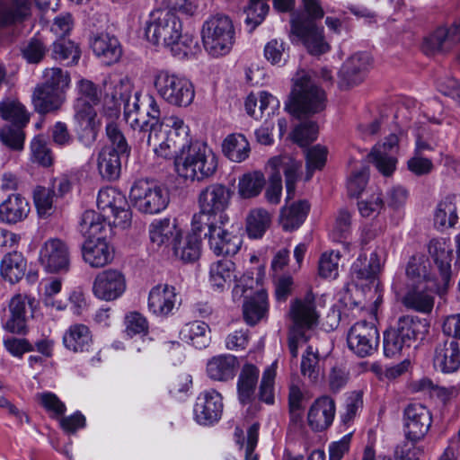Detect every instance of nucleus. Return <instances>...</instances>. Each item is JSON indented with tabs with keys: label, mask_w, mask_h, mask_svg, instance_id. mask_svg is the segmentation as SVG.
Instances as JSON below:
<instances>
[{
	"label": "nucleus",
	"mask_w": 460,
	"mask_h": 460,
	"mask_svg": "<svg viewBox=\"0 0 460 460\" xmlns=\"http://www.w3.org/2000/svg\"><path fill=\"white\" fill-rule=\"evenodd\" d=\"M385 261V252L381 248H376L370 253L369 260L367 258H358L352 264L351 273L355 279L358 281H366L374 288L376 299L370 308L373 317L376 316L377 306L382 303V294L379 290L378 275L382 270V267Z\"/></svg>",
	"instance_id": "9d476101"
},
{
	"label": "nucleus",
	"mask_w": 460,
	"mask_h": 460,
	"mask_svg": "<svg viewBox=\"0 0 460 460\" xmlns=\"http://www.w3.org/2000/svg\"><path fill=\"white\" fill-rule=\"evenodd\" d=\"M26 269V259L18 252L5 254L0 263L2 277L12 284L19 282L23 278Z\"/></svg>",
	"instance_id": "79ce46f5"
},
{
	"label": "nucleus",
	"mask_w": 460,
	"mask_h": 460,
	"mask_svg": "<svg viewBox=\"0 0 460 460\" xmlns=\"http://www.w3.org/2000/svg\"><path fill=\"white\" fill-rule=\"evenodd\" d=\"M173 254L179 260L184 262H191L199 259L200 254V239L198 234H187L184 238L181 236L172 246Z\"/></svg>",
	"instance_id": "de8ad7c7"
},
{
	"label": "nucleus",
	"mask_w": 460,
	"mask_h": 460,
	"mask_svg": "<svg viewBox=\"0 0 460 460\" xmlns=\"http://www.w3.org/2000/svg\"><path fill=\"white\" fill-rule=\"evenodd\" d=\"M406 292L402 296V304L405 307L420 313H430L434 306V296L448 287V285H437L429 288L428 285H405Z\"/></svg>",
	"instance_id": "412c9836"
},
{
	"label": "nucleus",
	"mask_w": 460,
	"mask_h": 460,
	"mask_svg": "<svg viewBox=\"0 0 460 460\" xmlns=\"http://www.w3.org/2000/svg\"><path fill=\"white\" fill-rule=\"evenodd\" d=\"M201 38L204 49L212 57L226 56L235 42V29L231 18L217 13L210 16L202 26Z\"/></svg>",
	"instance_id": "39448f33"
},
{
	"label": "nucleus",
	"mask_w": 460,
	"mask_h": 460,
	"mask_svg": "<svg viewBox=\"0 0 460 460\" xmlns=\"http://www.w3.org/2000/svg\"><path fill=\"white\" fill-rule=\"evenodd\" d=\"M177 303L178 294L173 286L158 284L149 291L147 307L156 316L166 317L172 314Z\"/></svg>",
	"instance_id": "5701e85b"
},
{
	"label": "nucleus",
	"mask_w": 460,
	"mask_h": 460,
	"mask_svg": "<svg viewBox=\"0 0 460 460\" xmlns=\"http://www.w3.org/2000/svg\"><path fill=\"white\" fill-rule=\"evenodd\" d=\"M274 172L270 177V184L266 189L265 197L268 202L277 205L280 201L282 192L281 172L286 178L287 199L293 197L297 172L301 164L290 156L271 158L269 162Z\"/></svg>",
	"instance_id": "1a4fd4ad"
},
{
	"label": "nucleus",
	"mask_w": 460,
	"mask_h": 460,
	"mask_svg": "<svg viewBox=\"0 0 460 460\" xmlns=\"http://www.w3.org/2000/svg\"><path fill=\"white\" fill-rule=\"evenodd\" d=\"M428 252L436 264L442 285H449L452 270L451 261L453 250L449 240L445 238H434L428 244Z\"/></svg>",
	"instance_id": "a878e982"
},
{
	"label": "nucleus",
	"mask_w": 460,
	"mask_h": 460,
	"mask_svg": "<svg viewBox=\"0 0 460 460\" xmlns=\"http://www.w3.org/2000/svg\"><path fill=\"white\" fill-rule=\"evenodd\" d=\"M97 167L102 179L113 181L119 179L121 171L119 154L111 146H105L98 154Z\"/></svg>",
	"instance_id": "a19ab883"
},
{
	"label": "nucleus",
	"mask_w": 460,
	"mask_h": 460,
	"mask_svg": "<svg viewBox=\"0 0 460 460\" xmlns=\"http://www.w3.org/2000/svg\"><path fill=\"white\" fill-rule=\"evenodd\" d=\"M269 311L267 292L263 288L247 297L243 305V317L250 325H255L266 318Z\"/></svg>",
	"instance_id": "4c0bfd02"
},
{
	"label": "nucleus",
	"mask_w": 460,
	"mask_h": 460,
	"mask_svg": "<svg viewBox=\"0 0 460 460\" xmlns=\"http://www.w3.org/2000/svg\"><path fill=\"white\" fill-rule=\"evenodd\" d=\"M339 252L330 251L323 252L318 262V273L323 279H336L339 275Z\"/></svg>",
	"instance_id": "680f3d73"
},
{
	"label": "nucleus",
	"mask_w": 460,
	"mask_h": 460,
	"mask_svg": "<svg viewBox=\"0 0 460 460\" xmlns=\"http://www.w3.org/2000/svg\"><path fill=\"white\" fill-rule=\"evenodd\" d=\"M238 365L237 358L234 355H217L208 359L207 374L215 381L226 382L234 377Z\"/></svg>",
	"instance_id": "e433bc0d"
},
{
	"label": "nucleus",
	"mask_w": 460,
	"mask_h": 460,
	"mask_svg": "<svg viewBox=\"0 0 460 460\" xmlns=\"http://www.w3.org/2000/svg\"><path fill=\"white\" fill-rule=\"evenodd\" d=\"M290 31L312 55H322L330 49L324 37L323 27L318 26L312 19L293 18Z\"/></svg>",
	"instance_id": "ddd939ff"
},
{
	"label": "nucleus",
	"mask_w": 460,
	"mask_h": 460,
	"mask_svg": "<svg viewBox=\"0 0 460 460\" xmlns=\"http://www.w3.org/2000/svg\"><path fill=\"white\" fill-rule=\"evenodd\" d=\"M31 160L44 167L53 164V155L48 143L41 136L35 137L31 142Z\"/></svg>",
	"instance_id": "0e129e2a"
},
{
	"label": "nucleus",
	"mask_w": 460,
	"mask_h": 460,
	"mask_svg": "<svg viewBox=\"0 0 460 460\" xmlns=\"http://www.w3.org/2000/svg\"><path fill=\"white\" fill-rule=\"evenodd\" d=\"M140 93L128 97L124 105V119L134 130L140 143L146 142L155 155L163 159L183 155L189 144V127L176 115L160 119V110L153 96L147 95L148 110L146 116L140 111Z\"/></svg>",
	"instance_id": "f257e3e1"
},
{
	"label": "nucleus",
	"mask_w": 460,
	"mask_h": 460,
	"mask_svg": "<svg viewBox=\"0 0 460 460\" xmlns=\"http://www.w3.org/2000/svg\"><path fill=\"white\" fill-rule=\"evenodd\" d=\"M187 151L174 160L175 170L179 177L184 180L204 181L216 172L218 165L217 156L205 143L195 142L186 146Z\"/></svg>",
	"instance_id": "f03ea898"
},
{
	"label": "nucleus",
	"mask_w": 460,
	"mask_h": 460,
	"mask_svg": "<svg viewBox=\"0 0 460 460\" xmlns=\"http://www.w3.org/2000/svg\"><path fill=\"white\" fill-rule=\"evenodd\" d=\"M460 40V22L450 28L439 27L424 40L422 49L427 55L450 48Z\"/></svg>",
	"instance_id": "473e14b6"
},
{
	"label": "nucleus",
	"mask_w": 460,
	"mask_h": 460,
	"mask_svg": "<svg viewBox=\"0 0 460 460\" xmlns=\"http://www.w3.org/2000/svg\"><path fill=\"white\" fill-rule=\"evenodd\" d=\"M168 48L172 55L179 58L193 56L199 50L197 40L192 35L182 34V32H181L179 39L174 43L170 44Z\"/></svg>",
	"instance_id": "e2e57ef3"
},
{
	"label": "nucleus",
	"mask_w": 460,
	"mask_h": 460,
	"mask_svg": "<svg viewBox=\"0 0 460 460\" xmlns=\"http://www.w3.org/2000/svg\"><path fill=\"white\" fill-rule=\"evenodd\" d=\"M277 361L273 362L268 367L261 377L259 396L260 400L266 402L267 404L274 403V382L277 371Z\"/></svg>",
	"instance_id": "69168bd1"
},
{
	"label": "nucleus",
	"mask_w": 460,
	"mask_h": 460,
	"mask_svg": "<svg viewBox=\"0 0 460 460\" xmlns=\"http://www.w3.org/2000/svg\"><path fill=\"white\" fill-rule=\"evenodd\" d=\"M154 84L159 96L171 105L188 107L194 100V86L185 76L161 70L155 75Z\"/></svg>",
	"instance_id": "0eeeda50"
},
{
	"label": "nucleus",
	"mask_w": 460,
	"mask_h": 460,
	"mask_svg": "<svg viewBox=\"0 0 460 460\" xmlns=\"http://www.w3.org/2000/svg\"><path fill=\"white\" fill-rule=\"evenodd\" d=\"M269 9V4L265 0H250L245 10L246 18L244 20L245 24L250 26V31H252L263 22Z\"/></svg>",
	"instance_id": "338daca9"
},
{
	"label": "nucleus",
	"mask_w": 460,
	"mask_h": 460,
	"mask_svg": "<svg viewBox=\"0 0 460 460\" xmlns=\"http://www.w3.org/2000/svg\"><path fill=\"white\" fill-rule=\"evenodd\" d=\"M91 48L99 61L106 66L118 62L122 55L119 40L109 34L102 33L93 37Z\"/></svg>",
	"instance_id": "7c9ffc66"
},
{
	"label": "nucleus",
	"mask_w": 460,
	"mask_h": 460,
	"mask_svg": "<svg viewBox=\"0 0 460 460\" xmlns=\"http://www.w3.org/2000/svg\"><path fill=\"white\" fill-rule=\"evenodd\" d=\"M432 423L431 413L420 403L409 404L403 411V430L407 440L418 442L421 440Z\"/></svg>",
	"instance_id": "f3484780"
},
{
	"label": "nucleus",
	"mask_w": 460,
	"mask_h": 460,
	"mask_svg": "<svg viewBox=\"0 0 460 460\" xmlns=\"http://www.w3.org/2000/svg\"><path fill=\"white\" fill-rule=\"evenodd\" d=\"M208 325L204 322L193 321L186 323L181 330L180 335L182 341L201 349L208 346L210 337Z\"/></svg>",
	"instance_id": "a18cd8bd"
},
{
	"label": "nucleus",
	"mask_w": 460,
	"mask_h": 460,
	"mask_svg": "<svg viewBox=\"0 0 460 460\" xmlns=\"http://www.w3.org/2000/svg\"><path fill=\"white\" fill-rule=\"evenodd\" d=\"M289 315L293 325L290 329L306 332L318 323L320 314L317 310L315 296L308 292L303 298L290 304Z\"/></svg>",
	"instance_id": "6ab92c4d"
},
{
	"label": "nucleus",
	"mask_w": 460,
	"mask_h": 460,
	"mask_svg": "<svg viewBox=\"0 0 460 460\" xmlns=\"http://www.w3.org/2000/svg\"><path fill=\"white\" fill-rule=\"evenodd\" d=\"M108 84H114V91L109 94L103 93L102 90L93 82L88 81V106L98 105L103 100L105 104L112 103L117 106L120 101L125 105V100L128 97H134L130 93V84L127 79L119 78L118 81L112 80L107 76L102 81V85L106 89Z\"/></svg>",
	"instance_id": "aec40b11"
},
{
	"label": "nucleus",
	"mask_w": 460,
	"mask_h": 460,
	"mask_svg": "<svg viewBox=\"0 0 460 460\" xmlns=\"http://www.w3.org/2000/svg\"><path fill=\"white\" fill-rule=\"evenodd\" d=\"M429 322L416 315L401 316L394 326L384 333V352L394 357L418 340H423L429 332Z\"/></svg>",
	"instance_id": "7ed1b4c3"
},
{
	"label": "nucleus",
	"mask_w": 460,
	"mask_h": 460,
	"mask_svg": "<svg viewBox=\"0 0 460 460\" xmlns=\"http://www.w3.org/2000/svg\"><path fill=\"white\" fill-rule=\"evenodd\" d=\"M349 349L357 356H371L379 344V332L373 322L359 321L354 323L347 335Z\"/></svg>",
	"instance_id": "4468645a"
},
{
	"label": "nucleus",
	"mask_w": 460,
	"mask_h": 460,
	"mask_svg": "<svg viewBox=\"0 0 460 460\" xmlns=\"http://www.w3.org/2000/svg\"><path fill=\"white\" fill-rule=\"evenodd\" d=\"M70 83V76L67 72L59 67H51L45 69L43 73V82L40 86L51 90H60L65 92Z\"/></svg>",
	"instance_id": "052dcab7"
},
{
	"label": "nucleus",
	"mask_w": 460,
	"mask_h": 460,
	"mask_svg": "<svg viewBox=\"0 0 460 460\" xmlns=\"http://www.w3.org/2000/svg\"><path fill=\"white\" fill-rule=\"evenodd\" d=\"M129 199L132 206L144 214H158L164 210L170 201L168 190L153 180L139 179L130 188Z\"/></svg>",
	"instance_id": "423d86ee"
},
{
	"label": "nucleus",
	"mask_w": 460,
	"mask_h": 460,
	"mask_svg": "<svg viewBox=\"0 0 460 460\" xmlns=\"http://www.w3.org/2000/svg\"><path fill=\"white\" fill-rule=\"evenodd\" d=\"M40 261L50 273L66 270L69 261L66 244L59 239L47 241L40 251Z\"/></svg>",
	"instance_id": "393cba45"
},
{
	"label": "nucleus",
	"mask_w": 460,
	"mask_h": 460,
	"mask_svg": "<svg viewBox=\"0 0 460 460\" xmlns=\"http://www.w3.org/2000/svg\"><path fill=\"white\" fill-rule=\"evenodd\" d=\"M234 270V263L222 259L210 265L209 282L214 290L222 292L229 288Z\"/></svg>",
	"instance_id": "37998d69"
},
{
	"label": "nucleus",
	"mask_w": 460,
	"mask_h": 460,
	"mask_svg": "<svg viewBox=\"0 0 460 460\" xmlns=\"http://www.w3.org/2000/svg\"><path fill=\"white\" fill-rule=\"evenodd\" d=\"M231 192L227 187L220 183H213L203 189L199 194V206L205 212L217 215L221 225L224 224V210L228 207Z\"/></svg>",
	"instance_id": "4be33fe9"
},
{
	"label": "nucleus",
	"mask_w": 460,
	"mask_h": 460,
	"mask_svg": "<svg viewBox=\"0 0 460 460\" xmlns=\"http://www.w3.org/2000/svg\"><path fill=\"white\" fill-rule=\"evenodd\" d=\"M92 290L98 299L113 301L126 290L125 277L118 270H104L96 275Z\"/></svg>",
	"instance_id": "a211bd4d"
},
{
	"label": "nucleus",
	"mask_w": 460,
	"mask_h": 460,
	"mask_svg": "<svg viewBox=\"0 0 460 460\" xmlns=\"http://www.w3.org/2000/svg\"><path fill=\"white\" fill-rule=\"evenodd\" d=\"M433 364L435 368L449 374L460 367V348L455 339H446L438 342L435 348Z\"/></svg>",
	"instance_id": "bb28decb"
},
{
	"label": "nucleus",
	"mask_w": 460,
	"mask_h": 460,
	"mask_svg": "<svg viewBox=\"0 0 460 460\" xmlns=\"http://www.w3.org/2000/svg\"><path fill=\"white\" fill-rule=\"evenodd\" d=\"M246 228L251 238H261L270 225V215L263 208L251 210L246 219Z\"/></svg>",
	"instance_id": "5fc2aeb1"
},
{
	"label": "nucleus",
	"mask_w": 460,
	"mask_h": 460,
	"mask_svg": "<svg viewBox=\"0 0 460 460\" xmlns=\"http://www.w3.org/2000/svg\"><path fill=\"white\" fill-rule=\"evenodd\" d=\"M335 402L327 395L317 398L311 405L307 420L314 431H323L329 428L335 416Z\"/></svg>",
	"instance_id": "c85d7f7f"
},
{
	"label": "nucleus",
	"mask_w": 460,
	"mask_h": 460,
	"mask_svg": "<svg viewBox=\"0 0 460 460\" xmlns=\"http://www.w3.org/2000/svg\"><path fill=\"white\" fill-rule=\"evenodd\" d=\"M86 343V326L81 323L71 325L63 335L64 346L76 353L83 352Z\"/></svg>",
	"instance_id": "bf43d9fd"
},
{
	"label": "nucleus",
	"mask_w": 460,
	"mask_h": 460,
	"mask_svg": "<svg viewBox=\"0 0 460 460\" xmlns=\"http://www.w3.org/2000/svg\"><path fill=\"white\" fill-rule=\"evenodd\" d=\"M319 361L318 350L308 346L302 356L300 368L302 376L313 384L318 383L323 376Z\"/></svg>",
	"instance_id": "603ef678"
},
{
	"label": "nucleus",
	"mask_w": 460,
	"mask_h": 460,
	"mask_svg": "<svg viewBox=\"0 0 460 460\" xmlns=\"http://www.w3.org/2000/svg\"><path fill=\"white\" fill-rule=\"evenodd\" d=\"M106 235L107 228L103 222L91 223L88 226V264L91 267H105L114 259L115 249Z\"/></svg>",
	"instance_id": "9b49d317"
},
{
	"label": "nucleus",
	"mask_w": 460,
	"mask_h": 460,
	"mask_svg": "<svg viewBox=\"0 0 460 460\" xmlns=\"http://www.w3.org/2000/svg\"><path fill=\"white\" fill-rule=\"evenodd\" d=\"M224 410L223 397L215 389L201 392L194 404L193 414L197 423L202 426H212L218 422Z\"/></svg>",
	"instance_id": "dca6fc26"
},
{
	"label": "nucleus",
	"mask_w": 460,
	"mask_h": 460,
	"mask_svg": "<svg viewBox=\"0 0 460 460\" xmlns=\"http://www.w3.org/2000/svg\"><path fill=\"white\" fill-rule=\"evenodd\" d=\"M80 95L74 104V116L72 119L73 130L82 140L86 131V91L84 90V80L79 82Z\"/></svg>",
	"instance_id": "8fccbe9b"
},
{
	"label": "nucleus",
	"mask_w": 460,
	"mask_h": 460,
	"mask_svg": "<svg viewBox=\"0 0 460 460\" xmlns=\"http://www.w3.org/2000/svg\"><path fill=\"white\" fill-rule=\"evenodd\" d=\"M65 100L64 93L60 90L47 89L38 85L32 95L34 109L40 114L56 111L60 109Z\"/></svg>",
	"instance_id": "58836bf2"
},
{
	"label": "nucleus",
	"mask_w": 460,
	"mask_h": 460,
	"mask_svg": "<svg viewBox=\"0 0 460 460\" xmlns=\"http://www.w3.org/2000/svg\"><path fill=\"white\" fill-rule=\"evenodd\" d=\"M220 221L217 215H214L210 212H205L199 208V213L195 214L191 220V234H198L199 237L204 232V236L209 240L211 235L216 233V229H218L221 226H217V221Z\"/></svg>",
	"instance_id": "864d4df0"
},
{
	"label": "nucleus",
	"mask_w": 460,
	"mask_h": 460,
	"mask_svg": "<svg viewBox=\"0 0 460 460\" xmlns=\"http://www.w3.org/2000/svg\"><path fill=\"white\" fill-rule=\"evenodd\" d=\"M30 212L29 202L21 194L9 195L0 204V221L14 225L23 221Z\"/></svg>",
	"instance_id": "f704fd0d"
},
{
	"label": "nucleus",
	"mask_w": 460,
	"mask_h": 460,
	"mask_svg": "<svg viewBox=\"0 0 460 460\" xmlns=\"http://www.w3.org/2000/svg\"><path fill=\"white\" fill-rule=\"evenodd\" d=\"M181 31V22L171 10H155L146 21L145 35L154 45L168 48L179 39Z\"/></svg>",
	"instance_id": "6e6552de"
},
{
	"label": "nucleus",
	"mask_w": 460,
	"mask_h": 460,
	"mask_svg": "<svg viewBox=\"0 0 460 460\" xmlns=\"http://www.w3.org/2000/svg\"><path fill=\"white\" fill-rule=\"evenodd\" d=\"M96 205L102 212L110 211L114 217V224L123 228L131 222L132 213L125 195L118 189L105 187L99 190Z\"/></svg>",
	"instance_id": "2eb2a0df"
},
{
	"label": "nucleus",
	"mask_w": 460,
	"mask_h": 460,
	"mask_svg": "<svg viewBox=\"0 0 460 460\" xmlns=\"http://www.w3.org/2000/svg\"><path fill=\"white\" fill-rule=\"evenodd\" d=\"M30 0H0V27L22 23L31 15Z\"/></svg>",
	"instance_id": "72a5a7b5"
},
{
	"label": "nucleus",
	"mask_w": 460,
	"mask_h": 460,
	"mask_svg": "<svg viewBox=\"0 0 460 460\" xmlns=\"http://www.w3.org/2000/svg\"><path fill=\"white\" fill-rule=\"evenodd\" d=\"M429 267V259L424 254H413L405 267V285H428L429 288H433L441 284V278H436L431 274Z\"/></svg>",
	"instance_id": "b1692460"
},
{
	"label": "nucleus",
	"mask_w": 460,
	"mask_h": 460,
	"mask_svg": "<svg viewBox=\"0 0 460 460\" xmlns=\"http://www.w3.org/2000/svg\"><path fill=\"white\" fill-rule=\"evenodd\" d=\"M208 240L209 247L217 255H234L242 245V236L234 230L228 231L221 226Z\"/></svg>",
	"instance_id": "c9c22d12"
},
{
	"label": "nucleus",
	"mask_w": 460,
	"mask_h": 460,
	"mask_svg": "<svg viewBox=\"0 0 460 460\" xmlns=\"http://www.w3.org/2000/svg\"><path fill=\"white\" fill-rule=\"evenodd\" d=\"M224 155L234 163H241L248 158L250 144L243 134H230L222 144Z\"/></svg>",
	"instance_id": "c03bdc74"
},
{
	"label": "nucleus",
	"mask_w": 460,
	"mask_h": 460,
	"mask_svg": "<svg viewBox=\"0 0 460 460\" xmlns=\"http://www.w3.org/2000/svg\"><path fill=\"white\" fill-rule=\"evenodd\" d=\"M52 56L56 60L67 61L68 65L77 64L81 51L73 41L58 39L53 43Z\"/></svg>",
	"instance_id": "4d7b16f0"
},
{
	"label": "nucleus",
	"mask_w": 460,
	"mask_h": 460,
	"mask_svg": "<svg viewBox=\"0 0 460 460\" xmlns=\"http://www.w3.org/2000/svg\"><path fill=\"white\" fill-rule=\"evenodd\" d=\"M0 117L4 120L11 122L10 126H26L30 120L24 105L12 98H5L0 102Z\"/></svg>",
	"instance_id": "09e8293b"
},
{
	"label": "nucleus",
	"mask_w": 460,
	"mask_h": 460,
	"mask_svg": "<svg viewBox=\"0 0 460 460\" xmlns=\"http://www.w3.org/2000/svg\"><path fill=\"white\" fill-rule=\"evenodd\" d=\"M265 185L263 173L255 171L244 174L238 183V192L243 199H251L258 196Z\"/></svg>",
	"instance_id": "6e6d98bb"
},
{
	"label": "nucleus",
	"mask_w": 460,
	"mask_h": 460,
	"mask_svg": "<svg viewBox=\"0 0 460 460\" xmlns=\"http://www.w3.org/2000/svg\"><path fill=\"white\" fill-rule=\"evenodd\" d=\"M457 221L456 206L451 198L447 197L437 206L434 216L435 226L439 229H447L453 227Z\"/></svg>",
	"instance_id": "3c124183"
},
{
	"label": "nucleus",
	"mask_w": 460,
	"mask_h": 460,
	"mask_svg": "<svg viewBox=\"0 0 460 460\" xmlns=\"http://www.w3.org/2000/svg\"><path fill=\"white\" fill-rule=\"evenodd\" d=\"M371 58L367 53H357L348 58L340 70L341 83L348 86L360 84L371 67Z\"/></svg>",
	"instance_id": "cd10ccee"
},
{
	"label": "nucleus",
	"mask_w": 460,
	"mask_h": 460,
	"mask_svg": "<svg viewBox=\"0 0 460 460\" xmlns=\"http://www.w3.org/2000/svg\"><path fill=\"white\" fill-rule=\"evenodd\" d=\"M326 94L306 74L294 79L288 111L297 118L319 113L325 108Z\"/></svg>",
	"instance_id": "20e7f679"
},
{
	"label": "nucleus",
	"mask_w": 460,
	"mask_h": 460,
	"mask_svg": "<svg viewBox=\"0 0 460 460\" xmlns=\"http://www.w3.org/2000/svg\"><path fill=\"white\" fill-rule=\"evenodd\" d=\"M148 232L151 243L164 249L170 245L173 246L177 238L181 235L175 220L172 221L170 218L155 219L150 224Z\"/></svg>",
	"instance_id": "2f4dec72"
},
{
	"label": "nucleus",
	"mask_w": 460,
	"mask_h": 460,
	"mask_svg": "<svg viewBox=\"0 0 460 460\" xmlns=\"http://www.w3.org/2000/svg\"><path fill=\"white\" fill-rule=\"evenodd\" d=\"M38 302L36 298L25 293H16L9 300L7 314L3 320V327L5 331L22 334L27 330L28 309L34 312Z\"/></svg>",
	"instance_id": "f8f14e48"
},
{
	"label": "nucleus",
	"mask_w": 460,
	"mask_h": 460,
	"mask_svg": "<svg viewBox=\"0 0 460 460\" xmlns=\"http://www.w3.org/2000/svg\"><path fill=\"white\" fill-rule=\"evenodd\" d=\"M260 370L252 364L243 365L237 382L239 399L242 403L251 401L258 382Z\"/></svg>",
	"instance_id": "49530a36"
},
{
	"label": "nucleus",
	"mask_w": 460,
	"mask_h": 460,
	"mask_svg": "<svg viewBox=\"0 0 460 460\" xmlns=\"http://www.w3.org/2000/svg\"><path fill=\"white\" fill-rule=\"evenodd\" d=\"M264 57L272 65L283 66L288 58V47L283 40H271L264 47Z\"/></svg>",
	"instance_id": "774afa93"
},
{
	"label": "nucleus",
	"mask_w": 460,
	"mask_h": 460,
	"mask_svg": "<svg viewBox=\"0 0 460 460\" xmlns=\"http://www.w3.org/2000/svg\"><path fill=\"white\" fill-rule=\"evenodd\" d=\"M310 210L306 200H299L290 205H285L280 211L279 222L285 231H294L305 222Z\"/></svg>",
	"instance_id": "ea45409f"
},
{
	"label": "nucleus",
	"mask_w": 460,
	"mask_h": 460,
	"mask_svg": "<svg viewBox=\"0 0 460 460\" xmlns=\"http://www.w3.org/2000/svg\"><path fill=\"white\" fill-rule=\"evenodd\" d=\"M398 141V137L391 134L383 144L376 145L369 155L371 162L385 176L391 175L395 169L396 159L390 153L397 148Z\"/></svg>",
	"instance_id": "c756f323"
},
{
	"label": "nucleus",
	"mask_w": 460,
	"mask_h": 460,
	"mask_svg": "<svg viewBox=\"0 0 460 460\" xmlns=\"http://www.w3.org/2000/svg\"><path fill=\"white\" fill-rule=\"evenodd\" d=\"M24 127L22 125L4 126L0 128L1 143L13 151H22L25 141Z\"/></svg>",
	"instance_id": "13d9d810"
}]
</instances>
